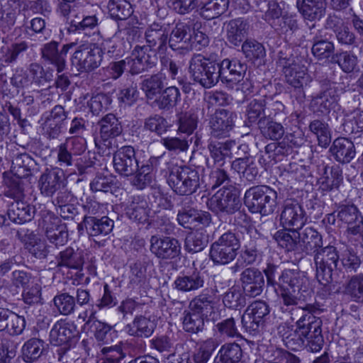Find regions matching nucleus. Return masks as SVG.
Masks as SVG:
<instances>
[{
    "instance_id": "59",
    "label": "nucleus",
    "mask_w": 363,
    "mask_h": 363,
    "mask_svg": "<svg viewBox=\"0 0 363 363\" xmlns=\"http://www.w3.org/2000/svg\"><path fill=\"white\" fill-rule=\"evenodd\" d=\"M337 20V18L336 17H328L326 22L328 27L333 29L339 43L345 45H353L356 43L354 33L350 31L349 28L346 26L342 25L337 26L335 23Z\"/></svg>"
},
{
    "instance_id": "44",
    "label": "nucleus",
    "mask_w": 363,
    "mask_h": 363,
    "mask_svg": "<svg viewBox=\"0 0 363 363\" xmlns=\"http://www.w3.org/2000/svg\"><path fill=\"white\" fill-rule=\"evenodd\" d=\"M23 178L25 177H18L12 172H4L3 182L6 187L5 196L14 200L22 199L24 196V187L22 181Z\"/></svg>"
},
{
    "instance_id": "49",
    "label": "nucleus",
    "mask_w": 363,
    "mask_h": 363,
    "mask_svg": "<svg viewBox=\"0 0 363 363\" xmlns=\"http://www.w3.org/2000/svg\"><path fill=\"white\" fill-rule=\"evenodd\" d=\"M266 102L264 98L255 99L247 105L246 109L247 119L245 124L251 126L252 124L259 125V121L267 118L266 116Z\"/></svg>"
},
{
    "instance_id": "56",
    "label": "nucleus",
    "mask_w": 363,
    "mask_h": 363,
    "mask_svg": "<svg viewBox=\"0 0 363 363\" xmlns=\"http://www.w3.org/2000/svg\"><path fill=\"white\" fill-rule=\"evenodd\" d=\"M25 246L28 252L37 259H45L51 252L52 246L36 238L31 232L25 240Z\"/></svg>"
},
{
    "instance_id": "63",
    "label": "nucleus",
    "mask_w": 363,
    "mask_h": 363,
    "mask_svg": "<svg viewBox=\"0 0 363 363\" xmlns=\"http://www.w3.org/2000/svg\"><path fill=\"white\" fill-rule=\"evenodd\" d=\"M229 0H210L201 9L200 15L206 20H211L224 13L228 9Z\"/></svg>"
},
{
    "instance_id": "21",
    "label": "nucleus",
    "mask_w": 363,
    "mask_h": 363,
    "mask_svg": "<svg viewBox=\"0 0 363 363\" xmlns=\"http://www.w3.org/2000/svg\"><path fill=\"white\" fill-rule=\"evenodd\" d=\"M205 285L203 273L196 268L181 272L175 279L174 289L182 293H196Z\"/></svg>"
},
{
    "instance_id": "3",
    "label": "nucleus",
    "mask_w": 363,
    "mask_h": 363,
    "mask_svg": "<svg viewBox=\"0 0 363 363\" xmlns=\"http://www.w3.org/2000/svg\"><path fill=\"white\" fill-rule=\"evenodd\" d=\"M313 261L316 269V278L323 286H334L343 284L345 274L337 268L340 255L337 249L328 245L318 248L313 252Z\"/></svg>"
},
{
    "instance_id": "54",
    "label": "nucleus",
    "mask_w": 363,
    "mask_h": 363,
    "mask_svg": "<svg viewBox=\"0 0 363 363\" xmlns=\"http://www.w3.org/2000/svg\"><path fill=\"white\" fill-rule=\"evenodd\" d=\"M208 243V236L203 230H197L190 233L185 239L184 247L189 253L202 251Z\"/></svg>"
},
{
    "instance_id": "12",
    "label": "nucleus",
    "mask_w": 363,
    "mask_h": 363,
    "mask_svg": "<svg viewBox=\"0 0 363 363\" xmlns=\"http://www.w3.org/2000/svg\"><path fill=\"white\" fill-rule=\"evenodd\" d=\"M209 208L216 213L232 215L242 206L238 194L235 188H225L218 191L209 200Z\"/></svg>"
},
{
    "instance_id": "37",
    "label": "nucleus",
    "mask_w": 363,
    "mask_h": 363,
    "mask_svg": "<svg viewBox=\"0 0 363 363\" xmlns=\"http://www.w3.org/2000/svg\"><path fill=\"white\" fill-rule=\"evenodd\" d=\"M296 5L306 21L319 20L325 13L324 0H296Z\"/></svg>"
},
{
    "instance_id": "7",
    "label": "nucleus",
    "mask_w": 363,
    "mask_h": 363,
    "mask_svg": "<svg viewBox=\"0 0 363 363\" xmlns=\"http://www.w3.org/2000/svg\"><path fill=\"white\" fill-rule=\"evenodd\" d=\"M240 247L239 235L228 230L211 245L210 259L215 265H227L235 260Z\"/></svg>"
},
{
    "instance_id": "22",
    "label": "nucleus",
    "mask_w": 363,
    "mask_h": 363,
    "mask_svg": "<svg viewBox=\"0 0 363 363\" xmlns=\"http://www.w3.org/2000/svg\"><path fill=\"white\" fill-rule=\"evenodd\" d=\"M235 115L227 109H217L209 119V127L211 136L214 138H225L234 127Z\"/></svg>"
},
{
    "instance_id": "55",
    "label": "nucleus",
    "mask_w": 363,
    "mask_h": 363,
    "mask_svg": "<svg viewBox=\"0 0 363 363\" xmlns=\"http://www.w3.org/2000/svg\"><path fill=\"white\" fill-rule=\"evenodd\" d=\"M34 160L27 153L18 154L12 161L11 172L18 177L27 178L31 175V169L35 166Z\"/></svg>"
},
{
    "instance_id": "14",
    "label": "nucleus",
    "mask_w": 363,
    "mask_h": 363,
    "mask_svg": "<svg viewBox=\"0 0 363 363\" xmlns=\"http://www.w3.org/2000/svg\"><path fill=\"white\" fill-rule=\"evenodd\" d=\"M59 43L52 40L43 45L40 50L42 59L48 65H52L58 72H62L67 67V56L74 43L65 44L58 48Z\"/></svg>"
},
{
    "instance_id": "19",
    "label": "nucleus",
    "mask_w": 363,
    "mask_h": 363,
    "mask_svg": "<svg viewBox=\"0 0 363 363\" xmlns=\"http://www.w3.org/2000/svg\"><path fill=\"white\" fill-rule=\"evenodd\" d=\"M67 118V112L61 105H56L49 112L43 115L42 128L43 134L49 138H56L64 128V122Z\"/></svg>"
},
{
    "instance_id": "20",
    "label": "nucleus",
    "mask_w": 363,
    "mask_h": 363,
    "mask_svg": "<svg viewBox=\"0 0 363 363\" xmlns=\"http://www.w3.org/2000/svg\"><path fill=\"white\" fill-rule=\"evenodd\" d=\"M240 281L243 293L249 298L260 296L264 288V275L255 267L243 269L240 276Z\"/></svg>"
},
{
    "instance_id": "11",
    "label": "nucleus",
    "mask_w": 363,
    "mask_h": 363,
    "mask_svg": "<svg viewBox=\"0 0 363 363\" xmlns=\"http://www.w3.org/2000/svg\"><path fill=\"white\" fill-rule=\"evenodd\" d=\"M270 308L264 301H255L247 306L242 315L243 328L250 334L255 335L263 328L269 315Z\"/></svg>"
},
{
    "instance_id": "26",
    "label": "nucleus",
    "mask_w": 363,
    "mask_h": 363,
    "mask_svg": "<svg viewBox=\"0 0 363 363\" xmlns=\"http://www.w3.org/2000/svg\"><path fill=\"white\" fill-rule=\"evenodd\" d=\"M57 218L44 217L39 225L42 226L48 240L55 246L64 245L68 240L66 225H59Z\"/></svg>"
},
{
    "instance_id": "34",
    "label": "nucleus",
    "mask_w": 363,
    "mask_h": 363,
    "mask_svg": "<svg viewBox=\"0 0 363 363\" xmlns=\"http://www.w3.org/2000/svg\"><path fill=\"white\" fill-rule=\"evenodd\" d=\"M191 28L185 23H178L169 35L167 42L173 50L188 49L191 38Z\"/></svg>"
},
{
    "instance_id": "27",
    "label": "nucleus",
    "mask_w": 363,
    "mask_h": 363,
    "mask_svg": "<svg viewBox=\"0 0 363 363\" xmlns=\"http://www.w3.org/2000/svg\"><path fill=\"white\" fill-rule=\"evenodd\" d=\"M177 220L180 225L187 229L208 227L212 221L211 215L207 211L196 208L183 213H177Z\"/></svg>"
},
{
    "instance_id": "13",
    "label": "nucleus",
    "mask_w": 363,
    "mask_h": 363,
    "mask_svg": "<svg viewBox=\"0 0 363 363\" xmlns=\"http://www.w3.org/2000/svg\"><path fill=\"white\" fill-rule=\"evenodd\" d=\"M113 164L115 171L122 177L133 176L138 170L139 160L133 146L124 145L113 154Z\"/></svg>"
},
{
    "instance_id": "9",
    "label": "nucleus",
    "mask_w": 363,
    "mask_h": 363,
    "mask_svg": "<svg viewBox=\"0 0 363 363\" xmlns=\"http://www.w3.org/2000/svg\"><path fill=\"white\" fill-rule=\"evenodd\" d=\"M339 101L336 84L324 82L319 93L312 96L310 102L311 110L318 115H326L333 110Z\"/></svg>"
},
{
    "instance_id": "62",
    "label": "nucleus",
    "mask_w": 363,
    "mask_h": 363,
    "mask_svg": "<svg viewBox=\"0 0 363 363\" xmlns=\"http://www.w3.org/2000/svg\"><path fill=\"white\" fill-rule=\"evenodd\" d=\"M241 49L245 58L252 63L261 60L266 55L263 45L254 39L245 40L242 43Z\"/></svg>"
},
{
    "instance_id": "48",
    "label": "nucleus",
    "mask_w": 363,
    "mask_h": 363,
    "mask_svg": "<svg viewBox=\"0 0 363 363\" xmlns=\"http://www.w3.org/2000/svg\"><path fill=\"white\" fill-rule=\"evenodd\" d=\"M155 102L160 110L169 111L175 107L181 101V93L175 86L163 89Z\"/></svg>"
},
{
    "instance_id": "10",
    "label": "nucleus",
    "mask_w": 363,
    "mask_h": 363,
    "mask_svg": "<svg viewBox=\"0 0 363 363\" xmlns=\"http://www.w3.org/2000/svg\"><path fill=\"white\" fill-rule=\"evenodd\" d=\"M102 49L96 45L79 46L72 56V65L78 72H88L97 68L101 63Z\"/></svg>"
},
{
    "instance_id": "60",
    "label": "nucleus",
    "mask_w": 363,
    "mask_h": 363,
    "mask_svg": "<svg viewBox=\"0 0 363 363\" xmlns=\"http://www.w3.org/2000/svg\"><path fill=\"white\" fill-rule=\"evenodd\" d=\"M66 23L69 25L68 31L69 33L79 32L86 29H92L98 24V19L95 16H84L82 7L81 8V17L77 18L69 16L67 18Z\"/></svg>"
},
{
    "instance_id": "61",
    "label": "nucleus",
    "mask_w": 363,
    "mask_h": 363,
    "mask_svg": "<svg viewBox=\"0 0 363 363\" xmlns=\"http://www.w3.org/2000/svg\"><path fill=\"white\" fill-rule=\"evenodd\" d=\"M132 55L138 59L147 71L155 67L157 63L156 49L145 45H136L132 51Z\"/></svg>"
},
{
    "instance_id": "4",
    "label": "nucleus",
    "mask_w": 363,
    "mask_h": 363,
    "mask_svg": "<svg viewBox=\"0 0 363 363\" xmlns=\"http://www.w3.org/2000/svg\"><path fill=\"white\" fill-rule=\"evenodd\" d=\"M308 280L304 272L298 269H285L278 277V286L277 293L281 299V309L286 307H293L298 304L302 299L299 295L300 291L305 287Z\"/></svg>"
},
{
    "instance_id": "39",
    "label": "nucleus",
    "mask_w": 363,
    "mask_h": 363,
    "mask_svg": "<svg viewBox=\"0 0 363 363\" xmlns=\"http://www.w3.org/2000/svg\"><path fill=\"white\" fill-rule=\"evenodd\" d=\"M155 328V321L143 315L136 316L133 322L126 326L127 332L130 335L145 338L150 337Z\"/></svg>"
},
{
    "instance_id": "41",
    "label": "nucleus",
    "mask_w": 363,
    "mask_h": 363,
    "mask_svg": "<svg viewBox=\"0 0 363 363\" xmlns=\"http://www.w3.org/2000/svg\"><path fill=\"white\" fill-rule=\"evenodd\" d=\"M242 350L239 344L225 343L214 357L213 363H242Z\"/></svg>"
},
{
    "instance_id": "28",
    "label": "nucleus",
    "mask_w": 363,
    "mask_h": 363,
    "mask_svg": "<svg viewBox=\"0 0 363 363\" xmlns=\"http://www.w3.org/2000/svg\"><path fill=\"white\" fill-rule=\"evenodd\" d=\"M57 267L82 270L84 263V252L79 248L67 247L55 257Z\"/></svg>"
},
{
    "instance_id": "8",
    "label": "nucleus",
    "mask_w": 363,
    "mask_h": 363,
    "mask_svg": "<svg viewBox=\"0 0 363 363\" xmlns=\"http://www.w3.org/2000/svg\"><path fill=\"white\" fill-rule=\"evenodd\" d=\"M171 189L180 196H190L200 187L199 171L190 167H174L167 179Z\"/></svg>"
},
{
    "instance_id": "36",
    "label": "nucleus",
    "mask_w": 363,
    "mask_h": 363,
    "mask_svg": "<svg viewBox=\"0 0 363 363\" xmlns=\"http://www.w3.org/2000/svg\"><path fill=\"white\" fill-rule=\"evenodd\" d=\"M235 145L233 140L218 142L211 140L208 144V150L213 160V164L216 167H223L225 164V160L231 155V149Z\"/></svg>"
},
{
    "instance_id": "52",
    "label": "nucleus",
    "mask_w": 363,
    "mask_h": 363,
    "mask_svg": "<svg viewBox=\"0 0 363 363\" xmlns=\"http://www.w3.org/2000/svg\"><path fill=\"white\" fill-rule=\"evenodd\" d=\"M28 49V44L23 40L13 43L10 46L3 45L1 47L2 55L0 60L6 65L14 64Z\"/></svg>"
},
{
    "instance_id": "42",
    "label": "nucleus",
    "mask_w": 363,
    "mask_h": 363,
    "mask_svg": "<svg viewBox=\"0 0 363 363\" xmlns=\"http://www.w3.org/2000/svg\"><path fill=\"white\" fill-rule=\"evenodd\" d=\"M272 28L279 35H284L288 40H292L299 30V24L296 15L286 13Z\"/></svg>"
},
{
    "instance_id": "25",
    "label": "nucleus",
    "mask_w": 363,
    "mask_h": 363,
    "mask_svg": "<svg viewBox=\"0 0 363 363\" xmlns=\"http://www.w3.org/2000/svg\"><path fill=\"white\" fill-rule=\"evenodd\" d=\"M162 160V156H153L141 166L138 164V170L134 174L131 184L138 190H143L150 185L154 179L153 172L157 169Z\"/></svg>"
},
{
    "instance_id": "5",
    "label": "nucleus",
    "mask_w": 363,
    "mask_h": 363,
    "mask_svg": "<svg viewBox=\"0 0 363 363\" xmlns=\"http://www.w3.org/2000/svg\"><path fill=\"white\" fill-rule=\"evenodd\" d=\"M190 79L204 89H210L218 82V62L201 54H194L189 60Z\"/></svg>"
},
{
    "instance_id": "57",
    "label": "nucleus",
    "mask_w": 363,
    "mask_h": 363,
    "mask_svg": "<svg viewBox=\"0 0 363 363\" xmlns=\"http://www.w3.org/2000/svg\"><path fill=\"white\" fill-rule=\"evenodd\" d=\"M344 292L352 301L363 304V274L350 277L345 284Z\"/></svg>"
},
{
    "instance_id": "29",
    "label": "nucleus",
    "mask_w": 363,
    "mask_h": 363,
    "mask_svg": "<svg viewBox=\"0 0 363 363\" xmlns=\"http://www.w3.org/2000/svg\"><path fill=\"white\" fill-rule=\"evenodd\" d=\"M85 231L89 236L104 237L109 235L114 227V221L108 216L84 217Z\"/></svg>"
},
{
    "instance_id": "64",
    "label": "nucleus",
    "mask_w": 363,
    "mask_h": 363,
    "mask_svg": "<svg viewBox=\"0 0 363 363\" xmlns=\"http://www.w3.org/2000/svg\"><path fill=\"white\" fill-rule=\"evenodd\" d=\"M308 129L317 137L319 145L327 147L330 144L331 140L330 130L325 121L320 119L311 121Z\"/></svg>"
},
{
    "instance_id": "6",
    "label": "nucleus",
    "mask_w": 363,
    "mask_h": 363,
    "mask_svg": "<svg viewBox=\"0 0 363 363\" xmlns=\"http://www.w3.org/2000/svg\"><path fill=\"white\" fill-rule=\"evenodd\" d=\"M244 203L252 213L270 215L277 208V192L267 185L252 186L245 191Z\"/></svg>"
},
{
    "instance_id": "33",
    "label": "nucleus",
    "mask_w": 363,
    "mask_h": 363,
    "mask_svg": "<svg viewBox=\"0 0 363 363\" xmlns=\"http://www.w3.org/2000/svg\"><path fill=\"white\" fill-rule=\"evenodd\" d=\"M330 150L335 160L342 164L349 163L356 155L354 143L345 138L335 139Z\"/></svg>"
},
{
    "instance_id": "32",
    "label": "nucleus",
    "mask_w": 363,
    "mask_h": 363,
    "mask_svg": "<svg viewBox=\"0 0 363 363\" xmlns=\"http://www.w3.org/2000/svg\"><path fill=\"white\" fill-rule=\"evenodd\" d=\"M265 240L262 238H250L241 249L239 258L245 265H252L261 259L263 255V248Z\"/></svg>"
},
{
    "instance_id": "43",
    "label": "nucleus",
    "mask_w": 363,
    "mask_h": 363,
    "mask_svg": "<svg viewBox=\"0 0 363 363\" xmlns=\"http://www.w3.org/2000/svg\"><path fill=\"white\" fill-rule=\"evenodd\" d=\"M47 345L40 338H30L27 340L21 349L22 359L26 363L36 362L43 354Z\"/></svg>"
},
{
    "instance_id": "18",
    "label": "nucleus",
    "mask_w": 363,
    "mask_h": 363,
    "mask_svg": "<svg viewBox=\"0 0 363 363\" xmlns=\"http://www.w3.org/2000/svg\"><path fill=\"white\" fill-rule=\"evenodd\" d=\"M335 212L337 222L346 225L348 233L355 235L363 232V216L354 204H340Z\"/></svg>"
},
{
    "instance_id": "16",
    "label": "nucleus",
    "mask_w": 363,
    "mask_h": 363,
    "mask_svg": "<svg viewBox=\"0 0 363 363\" xmlns=\"http://www.w3.org/2000/svg\"><path fill=\"white\" fill-rule=\"evenodd\" d=\"M150 243V252L160 259H173L180 255L181 245L176 238L152 235Z\"/></svg>"
},
{
    "instance_id": "53",
    "label": "nucleus",
    "mask_w": 363,
    "mask_h": 363,
    "mask_svg": "<svg viewBox=\"0 0 363 363\" xmlns=\"http://www.w3.org/2000/svg\"><path fill=\"white\" fill-rule=\"evenodd\" d=\"M333 62L337 63L342 71L346 74L359 70L357 56L349 51H341L333 55Z\"/></svg>"
},
{
    "instance_id": "58",
    "label": "nucleus",
    "mask_w": 363,
    "mask_h": 363,
    "mask_svg": "<svg viewBox=\"0 0 363 363\" xmlns=\"http://www.w3.org/2000/svg\"><path fill=\"white\" fill-rule=\"evenodd\" d=\"M214 305L215 301L212 296L208 294H201L191 301L189 308L205 318L213 312Z\"/></svg>"
},
{
    "instance_id": "46",
    "label": "nucleus",
    "mask_w": 363,
    "mask_h": 363,
    "mask_svg": "<svg viewBox=\"0 0 363 363\" xmlns=\"http://www.w3.org/2000/svg\"><path fill=\"white\" fill-rule=\"evenodd\" d=\"M95 315L96 311H91L85 324L89 327L91 333L94 334V337L98 342L108 344L112 327L106 323L97 320Z\"/></svg>"
},
{
    "instance_id": "45",
    "label": "nucleus",
    "mask_w": 363,
    "mask_h": 363,
    "mask_svg": "<svg viewBox=\"0 0 363 363\" xmlns=\"http://www.w3.org/2000/svg\"><path fill=\"white\" fill-rule=\"evenodd\" d=\"M166 80L165 74L162 72L152 74L145 78L141 83V89L149 99H153L164 89Z\"/></svg>"
},
{
    "instance_id": "2",
    "label": "nucleus",
    "mask_w": 363,
    "mask_h": 363,
    "mask_svg": "<svg viewBox=\"0 0 363 363\" xmlns=\"http://www.w3.org/2000/svg\"><path fill=\"white\" fill-rule=\"evenodd\" d=\"M277 244L288 252L310 255L323 245L322 235L312 227L293 230H278L273 236Z\"/></svg>"
},
{
    "instance_id": "30",
    "label": "nucleus",
    "mask_w": 363,
    "mask_h": 363,
    "mask_svg": "<svg viewBox=\"0 0 363 363\" xmlns=\"http://www.w3.org/2000/svg\"><path fill=\"white\" fill-rule=\"evenodd\" d=\"M250 24L247 20L237 18L229 21L226 24L227 41L235 47L240 46L248 35Z\"/></svg>"
},
{
    "instance_id": "38",
    "label": "nucleus",
    "mask_w": 363,
    "mask_h": 363,
    "mask_svg": "<svg viewBox=\"0 0 363 363\" xmlns=\"http://www.w3.org/2000/svg\"><path fill=\"white\" fill-rule=\"evenodd\" d=\"M125 211L128 217L134 221L141 223L148 221L150 208L147 201L142 196H133Z\"/></svg>"
},
{
    "instance_id": "50",
    "label": "nucleus",
    "mask_w": 363,
    "mask_h": 363,
    "mask_svg": "<svg viewBox=\"0 0 363 363\" xmlns=\"http://www.w3.org/2000/svg\"><path fill=\"white\" fill-rule=\"evenodd\" d=\"M261 135L266 139L272 140H279L284 133L285 129L281 123L275 121L271 118H264L259 121L257 126Z\"/></svg>"
},
{
    "instance_id": "23",
    "label": "nucleus",
    "mask_w": 363,
    "mask_h": 363,
    "mask_svg": "<svg viewBox=\"0 0 363 363\" xmlns=\"http://www.w3.org/2000/svg\"><path fill=\"white\" fill-rule=\"evenodd\" d=\"M79 332L77 325L70 321H57L50 332V343L55 346L69 345L78 339Z\"/></svg>"
},
{
    "instance_id": "24",
    "label": "nucleus",
    "mask_w": 363,
    "mask_h": 363,
    "mask_svg": "<svg viewBox=\"0 0 363 363\" xmlns=\"http://www.w3.org/2000/svg\"><path fill=\"white\" fill-rule=\"evenodd\" d=\"M65 184L63 172L57 168L47 169L38 181L40 193L46 197H52Z\"/></svg>"
},
{
    "instance_id": "15",
    "label": "nucleus",
    "mask_w": 363,
    "mask_h": 363,
    "mask_svg": "<svg viewBox=\"0 0 363 363\" xmlns=\"http://www.w3.org/2000/svg\"><path fill=\"white\" fill-rule=\"evenodd\" d=\"M307 221L306 213L303 206L295 200L286 201L280 215V223L286 230H293L303 227Z\"/></svg>"
},
{
    "instance_id": "17",
    "label": "nucleus",
    "mask_w": 363,
    "mask_h": 363,
    "mask_svg": "<svg viewBox=\"0 0 363 363\" xmlns=\"http://www.w3.org/2000/svg\"><path fill=\"white\" fill-rule=\"evenodd\" d=\"M247 66L237 59H224L218 62V81L233 87L244 78Z\"/></svg>"
},
{
    "instance_id": "51",
    "label": "nucleus",
    "mask_w": 363,
    "mask_h": 363,
    "mask_svg": "<svg viewBox=\"0 0 363 363\" xmlns=\"http://www.w3.org/2000/svg\"><path fill=\"white\" fill-rule=\"evenodd\" d=\"M99 136L116 138L120 135L123 128L119 120L112 113L103 117L98 123Z\"/></svg>"
},
{
    "instance_id": "47",
    "label": "nucleus",
    "mask_w": 363,
    "mask_h": 363,
    "mask_svg": "<svg viewBox=\"0 0 363 363\" xmlns=\"http://www.w3.org/2000/svg\"><path fill=\"white\" fill-rule=\"evenodd\" d=\"M287 83L296 89H298L299 91L303 94L300 89L306 85L309 82V75L307 74V69L304 65L297 64L291 68L285 69L284 72Z\"/></svg>"
},
{
    "instance_id": "40",
    "label": "nucleus",
    "mask_w": 363,
    "mask_h": 363,
    "mask_svg": "<svg viewBox=\"0 0 363 363\" xmlns=\"http://www.w3.org/2000/svg\"><path fill=\"white\" fill-rule=\"evenodd\" d=\"M231 168L238 172L241 178L248 182H254L259 177L257 164L248 157L236 158L232 162Z\"/></svg>"
},
{
    "instance_id": "31",
    "label": "nucleus",
    "mask_w": 363,
    "mask_h": 363,
    "mask_svg": "<svg viewBox=\"0 0 363 363\" xmlns=\"http://www.w3.org/2000/svg\"><path fill=\"white\" fill-rule=\"evenodd\" d=\"M169 33L167 28L158 23L150 25L145 33V38L147 46L152 49L162 50L166 46Z\"/></svg>"
},
{
    "instance_id": "35",
    "label": "nucleus",
    "mask_w": 363,
    "mask_h": 363,
    "mask_svg": "<svg viewBox=\"0 0 363 363\" xmlns=\"http://www.w3.org/2000/svg\"><path fill=\"white\" fill-rule=\"evenodd\" d=\"M9 219L14 223L23 224L33 218V207L21 199L14 200L9 205L7 210Z\"/></svg>"
},
{
    "instance_id": "1",
    "label": "nucleus",
    "mask_w": 363,
    "mask_h": 363,
    "mask_svg": "<svg viewBox=\"0 0 363 363\" xmlns=\"http://www.w3.org/2000/svg\"><path fill=\"white\" fill-rule=\"evenodd\" d=\"M318 309L314 304L307 303L303 307L291 310V315L301 312L295 322V329L286 325H280L278 328L286 347L291 350L305 348L311 352H318L322 350L325 343L323 321L314 315ZM291 318L292 320L295 319L294 316Z\"/></svg>"
}]
</instances>
